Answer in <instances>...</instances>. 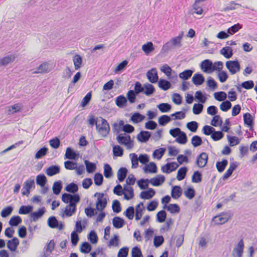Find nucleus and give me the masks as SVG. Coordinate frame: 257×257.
Listing matches in <instances>:
<instances>
[{
    "instance_id": "f257e3e1",
    "label": "nucleus",
    "mask_w": 257,
    "mask_h": 257,
    "mask_svg": "<svg viewBox=\"0 0 257 257\" xmlns=\"http://www.w3.org/2000/svg\"><path fill=\"white\" fill-rule=\"evenodd\" d=\"M80 196L78 194H70L68 193H64L62 195V200L67 205L65 208L63 217L66 215L67 217L71 216L76 211V204L80 201Z\"/></svg>"
},
{
    "instance_id": "f03ea898",
    "label": "nucleus",
    "mask_w": 257,
    "mask_h": 257,
    "mask_svg": "<svg viewBox=\"0 0 257 257\" xmlns=\"http://www.w3.org/2000/svg\"><path fill=\"white\" fill-rule=\"evenodd\" d=\"M184 33L181 32L177 37L172 38L169 41L165 43L162 47L161 51L165 53L175 48H180L182 46V39Z\"/></svg>"
},
{
    "instance_id": "7ed1b4c3",
    "label": "nucleus",
    "mask_w": 257,
    "mask_h": 257,
    "mask_svg": "<svg viewBox=\"0 0 257 257\" xmlns=\"http://www.w3.org/2000/svg\"><path fill=\"white\" fill-rule=\"evenodd\" d=\"M98 134L102 137H106L109 133L110 127L106 120L101 117H98V121L96 126Z\"/></svg>"
},
{
    "instance_id": "20e7f679",
    "label": "nucleus",
    "mask_w": 257,
    "mask_h": 257,
    "mask_svg": "<svg viewBox=\"0 0 257 257\" xmlns=\"http://www.w3.org/2000/svg\"><path fill=\"white\" fill-rule=\"evenodd\" d=\"M117 134L116 140L119 144L125 146L127 149H131L134 147V141L129 135L125 133Z\"/></svg>"
},
{
    "instance_id": "39448f33",
    "label": "nucleus",
    "mask_w": 257,
    "mask_h": 257,
    "mask_svg": "<svg viewBox=\"0 0 257 257\" xmlns=\"http://www.w3.org/2000/svg\"><path fill=\"white\" fill-rule=\"evenodd\" d=\"M54 68L53 63L50 61H45L42 63L34 70H32L33 74H44L50 72Z\"/></svg>"
},
{
    "instance_id": "423d86ee",
    "label": "nucleus",
    "mask_w": 257,
    "mask_h": 257,
    "mask_svg": "<svg viewBox=\"0 0 257 257\" xmlns=\"http://www.w3.org/2000/svg\"><path fill=\"white\" fill-rule=\"evenodd\" d=\"M113 130L116 134H119L121 130L123 131L125 134H130L134 131L135 128L133 126L129 124L124 125V121L121 120L118 121V123H114L113 124Z\"/></svg>"
},
{
    "instance_id": "0eeeda50",
    "label": "nucleus",
    "mask_w": 257,
    "mask_h": 257,
    "mask_svg": "<svg viewBox=\"0 0 257 257\" xmlns=\"http://www.w3.org/2000/svg\"><path fill=\"white\" fill-rule=\"evenodd\" d=\"M225 66L231 74L234 75L239 72L240 69V65L239 62L236 61H227Z\"/></svg>"
},
{
    "instance_id": "6e6552de",
    "label": "nucleus",
    "mask_w": 257,
    "mask_h": 257,
    "mask_svg": "<svg viewBox=\"0 0 257 257\" xmlns=\"http://www.w3.org/2000/svg\"><path fill=\"white\" fill-rule=\"evenodd\" d=\"M94 196H97V200L96 202L97 209L99 211L103 210L107 204V200L104 197V194L97 192L94 194Z\"/></svg>"
},
{
    "instance_id": "1a4fd4ad",
    "label": "nucleus",
    "mask_w": 257,
    "mask_h": 257,
    "mask_svg": "<svg viewBox=\"0 0 257 257\" xmlns=\"http://www.w3.org/2000/svg\"><path fill=\"white\" fill-rule=\"evenodd\" d=\"M230 218V215L227 212H223L220 215H216L212 218V221L216 224L221 225L226 222Z\"/></svg>"
},
{
    "instance_id": "9d476101",
    "label": "nucleus",
    "mask_w": 257,
    "mask_h": 257,
    "mask_svg": "<svg viewBox=\"0 0 257 257\" xmlns=\"http://www.w3.org/2000/svg\"><path fill=\"white\" fill-rule=\"evenodd\" d=\"M34 187L35 181L33 178H31L26 180L23 184V191L22 192V195L28 196L30 192V189Z\"/></svg>"
},
{
    "instance_id": "9b49d317",
    "label": "nucleus",
    "mask_w": 257,
    "mask_h": 257,
    "mask_svg": "<svg viewBox=\"0 0 257 257\" xmlns=\"http://www.w3.org/2000/svg\"><path fill=\"white\" fill-rule=\"evenodd\" d=\"M48 224L52 228H58L62 230L64 227V224L62 222H59L55 216H51L48 219Z\"/></svg>"
},
{
    "instance_id": "f8f14e48",
    "label": "nucleus",
    "mask_w": 257,
    "mask_h": 257,
    "mask_svg": "<svg viewBox=\"0 0 257 257\" xmlns=\"http://www.w3.org/2000/svg\"><path fill=\"white\" fill-rule=\"evenodd\" d=\"M243 247V241L241 239L232 250V255L233 257H242Z\"/></svg>"
},
{
    "instance_id": "ddd939ff",
    "label": "nucleus",
    "mask_w": 257,
    "mask_h": 257,
    "mask_svg": "<svg viewBox=\"0 0 257 257\" xmlns=\"http://www.w3.org/2000/svg\"><path fill=\"white\" fill-rule=\"evenodd\" d=\"M23 107V105L21 103H18L9 106L7 108V113L8 115H12L15 113L21 112Z\"/></svg>"
},
{
    "instance_id": "4468645a",
    "label": "nucleus",
    "mask_w": 257,
    "mask_h": 257,
    "mask_svg": "<svg viewBox=\"0 0 257 257\" xmlns=\"http://www.w3.org/2000/svg\"><path fill=\"white\" fill-rule=\"evenodd\" d=\"M212 62L209 59H205L200 64V68L204 72L211 73L212 72Z\"/></svg>"
},
{
    "instance_id": "2eb2a0df",
    "label": "nucleus",
    "mask_w": 257,
    "mask_h": 257,
    "mask_svg": "<svg viewBox=\"0 0 257 257\" xmlns=\"http://www.w3.org/2000/svg\"><path fill=\"white\" fill-rule=\"evenodd\" d=\"M208 160V155L206 153H201L197 157L196 164L200 168L204 167Z\"/></svg>"
},
{
    "instance_id": "dca6fc26",
    "label": "nucleus",
    "mask_w": 257,
    "mask_h": 257,
    "mask_svg": "<svg viewBox=\"0 0 257 257\" xmlns=\"http://www.w3.org/2000/svg\"><path fill=\"white\" fill-rule=\"evenodd\" d=\"M151 133L147 131H141L137 136L138 141L142 143L147 142L151 137Z\"/></svg>"
},
{
    "instance_id": "f3484780",
    "label": "nucleus",
    "mask_w": 257,
    "mask_h": 257,
    "mask_svg": "<svg viewBox=\"0 0 257 257\" xmlns=\"http://www.w3.org/2000/svg\"><path fill=\"white\" fill-rule=\"evenodd\" d=\"M19 244V240L18 238L14 237L11 240H9L7 243V247L12 251H15Z\"/></svg>"
},
{
    "instance_id": "a211bd4d",
    "label": "nucleus",
    "mask_w": 257,
    "mask_h": 257,
    "mask_svg": "<svg viewBox=\"0 0 257 257\" xmlns=\"http://www.w3.org/2000/svg\"><path fill=\"white\" fill-rule=\"evenodd\" d=\"M148 80L152 83H156L158 80V76L156 69L153 68L149 71L147 73Z\"/></svg>"
},
{
    "instance_id": "6ab92c4d",
    "label": "nucleus",
    "mask_w": 257,
    "mask_h": 257,
    "mask_svg": "<svg viewBox=\"0 0 257 257\" xmlns=\"http://www.w3.org/2000/svg\"><path fill=\"white\" fill-rule=\"evenodd\" d=\"M123 190L125 192L122 193L124 195V198L127 200L132 199L134 196V190L132 187L124 185Z\"/></svg>"
},
{
    "instance_id": "aec40b11",
    "label": "nucleus",
    "mask_w": 257,
    "mask_h": 257,
    "mask_svg": "<svg viewBox=\"0 0 257 257\" xmlns=\"http://www.w3.org/2000/svg\"><path fill=\"white\" fill-rule=\"evenodd\" d=\"M165 178L163 175H158L150 180L149 183L154 186H159L165 181Z\"/></svg>"
},
{
    "instance_id": "412c9836",
    "label": "nucleus",
    "mask_w": 257,
    "mask_h": 257,
    "mask_svg": "<svg viewBox=\"0 0 257 257\" xmlns=\"http://www.w3.org/2000/svg\"><path fill=\"white\" fill-rule=\"evenodd\" d=\"M15 58L14 55H10L0 58V67L6 66L9 64L12 63L14 61Z\"/></svg>"
},
{
    "instance_id": "4be33fe9",
    "label": "nucleus",
    "mask_w": 257,
    "mask_h": 257,
    "mask_svg": "<svg viewBox=\"0 0 257 257\" xmlns=\"http://www.w3.org/2000/svg\"><path fill=\"white\" fill-rule=\"evenodd\" d=\"M155 194V190L152 188H149L147 191H142L140 194V198L143 199H150Z\"/></svg>"
},
{
    "instance_id": "5701e85b",
    "label": "nucleus",
    "mask_w": 257,
    "mask_h": 257,
    "mask_svg": "<svg viewBox=\"0 0 257 257\" xmlns=\"http://www.w3.org/2000/svg\"><path fill=\"white\" fill-rule=\"evenodd\" d=\"M192 81L195 85H200L204 82L205 78L201 74L196 73L192 78Z\"/></svg>"
},
{
    "instance_id": "b1692460",
    "label": "nucleus",
    "mask_w": 257,
    "mask_h": 257,
    "mask_svg": "<svg viewBox=\"0 0 257 257\" xmlns=\"http://www.w3.org/2000/svg\"><path fill=\"white\" fill-rule=\"evenodd\" d=\"M145 207L143 202H140L136 206L135 218L137 220H140L143 215V211Z\"/></svg>"
},
{
    "instance_id": "393cba45",
    "label": "nucleus",
    "mask_w": 257,
    "mask_h": 257,
    "mask_svg": "<svg viewBox=\"0 0 257 257\" xmlns=\"http://www.w3.org/2000/svg\"><path fill=\"white\" fill-rule=\"evenodd\" d=\"M142 49L148 55L154 51L155 47L152 42H148L142 46Z\"/></svg>"
},
{
    "instance_id": "a878e982",
    "label": "nucleus",
    "mask_w": 257,
    "mask_h": 257,
    "mask_svg": "<svg viewBox=\"0 0 257 257\" xmlns=\"http://www.w3.org/2000/svg\"><path fill=\"white\" fill-rule=\"evenodd\" d=\"M154 86L150 83H146L143 85V92L147 96H150L155 92Z\"/></svg>"
},
{
    "instance_id": "bb28decb",
    "label": "nucleus",
    "mask_w": 257,
    "mask_h": 257,
    "mask_svg": "<svg viewBox=\"0 0 257 257\" xmlns=\"http://www.w3.org/2000/svg\"><path fill=\"white\" fill-rule=\"evenodd\" d=\"M182 194V190L179 186H175L172 187L171 196L174 199H178Z\"/></svg>"
},
{
    "instance_id": "cd10ccee",
    "label": "nucleus",
    "mask_w": 257,
    "mask_h": 257,
    "mask_svg": "<svg viewBox=\"0 0 257 257\" xmlns=\"http://www.w3.org/2000/svg\"><path fill=\"white\" fill-rule=\"evenodd\" d=\"M112 224L116 228H120L124 225V220L118 216H115L112 219Z\"/></svg>"
},
{
    "instance_id": "c85d7f7f",
    "label": "nucleus",
    "mask_w": 257,
    "mask_h": 257,
    "mask_svg": "<svg viewBox=\"0 0 257 257\" xmlns=\"http://www.w3.org/2000/svg\"><path fill=\"white\" fill-rule=\"evenodd\" d=\"M60 167L58 166H51L46 170V173L49 176H52L60 172Z\"/></svg>"
},
{
    "instance_id": "c756f323",
    "label": "nucleus",
    "mask_w": 257,
    "mask_h": 257,
    "mask_svg": "<svg viewBox=\"0 0 257 257\" xmlns=\"http://www.w3.org/2000/svg\"><path fill=\"white\" fill-rule=\"evenodd\" d=\"M115 104L119 108H122L126 106L127 99L123 95H119L115 98Z\"/></svg>"
},
{
    "instance_id": "7c9ffc66",
    "label": "nucleus",
    "mask_w": 257,
    "mask_h": 257,
    "mask_svg": "<svg viewBox=\"0 0 257 257\" xmlns=\"http://www.w3.org/2000/svg\"><path fill=\"white\" fill-rule=\"evenodd\" d=\"M73 62L74 63L75 69L77 70L79 69L82 64V58L78 54H76L73 57Z\"/></svg>"
},
{
    "instance_id": "2f4dec72",
    "label": "nucleus",
    "mask_w": 257,
    "mask_h": 257,
    "mask_svg": "<svg viewBox=\"0 0 257 257\" xmlns=\"http://www.w3.org/2000/svg\"><path fill=\"white\" fill-rule=\"evenodd\" d=\"M45 212V210L44 207L39 209L38 211L32 212L30 214V217L32 219L33 221H36L38 218L43 216Z\"/></svg>"
},
{
    "instance_id": "473e14b6",
    "label": "nucleus",
    "mask_w": 257,
    "mask_h": 257,
    "mask_svg": "<svg viewBox=\"0 0 257 257\" xmlns=\"http://www.w3.org/2000/svg\"><path fill=\"white\" fill-rule=\"evenodd\" d=\"M244 123L251 130L253 126V119L250 113H246L243 115Z\"/></svg>"
},
{
    "instance_id": "72a5a7b5",
    "label": "nucleus",
    "mask_w": 257,
    "mask_h": 257,
    "mask_svg": "<svg viewBox=\"0 0 257 257\" xmlns=\"http://www.w3.org/2000/svg\"><path fill=\"white\" fill-rule=\"evenodd\" d=\"M220 53L227 59L230 58L233 55L232 50L230 47H223L220 50Z\"/></svg>"
},
{
    "instance_id": "f704fd0d",
    "label": "nucleus",
    "mask_w": 257,
    "mask_h": 257,
    "mask_svg": "<svg viewBox=\"0 0 257 257\" xmlns=\"http://www.w3.org/2000/svg\"><path fill=\"white\" fill-rule=\"evenodd\" d=\"M127 170L125 168H120L117 172V176L119 182H122L125 178Z\"/></svg>"
},
{
    "instance_id": "c9c22d12",
    "label": "nucleus",
    "mask_w": 257,
    "mask_h": 257,
    "mask_svg": "<svg viewBox=\"0 0 257 257\" xmlns=\"http://www.w3.org/2000/svg\"><path fill=\"white\" fill-rule=\"evenodd\" d=\"M78 155V154H77L75 152H74L71 148L68 147L66 150L65 158L70 160H75Z\"/></svg>"
},
{
    "instance_id": "e433bc0d",
    "label": "nucleus",
    "mask_w": 257,
    "mask_h": 257,
    "mask_svg": "<svg viewBox=\"0 0 257 257\" xmlns=\"http://www.w3.org/2000/svg\"><path fill=\"white\" fill-rule=\"evenodd\" d=\"M163 208H166L171 213H178L180 211V207L177 204H170L168 206L165 205Z\"/></svg>"
},
{
    "instance_id": "4c0bfd02",
    "label": "nucleus",
    "mask_w": 257,
    "mask_h": 257,
    "mask_svg": "<svg viewBox=\"0 0 257 257\" xmlns=\"http://www.w3.org/2000/svg\"><path fill=\"white\" fill-rule=\"evenodd\" d=\"M171 83L169 81L165 79H160L158 82V86L163 90H167L171 87Z\"/></svg>"
},
{
    "instance_id": "58836bf2",
    "label": "nucleus",
    "mask_w": 257,
    "mask_h": 257,
    "mask_svg": "<svg viewBox=\"0 0 257 257\" xmlns=\"http://www.w3.org/2000/svg\"><path fill=\"white\" fill-rule=\"evenodd\" d=\"M145 172L149 171L150 173H156L157 172V168L156 165L154 162H151L150 164L146 165L144 167Z\"/></svg>"
},
{
    "instance_id": "ea45409f",
    "label": "nucleus",
    "mask_w": 257,
    "mask_h": 257,
    "mask_svg": "<svg viewBox=\"0 0 257 257\" xmlns=\"http://www.w3.org/2000/svg\"><path fill=\"white\" fill-rule=\"evenodd\" d=\"M62 188V182L61 181H56L54 183L52 189L54 194L58 195L60 193Z\"/></svg>"
},
{
    "instance_id": "a19ab883",
    "label": "nucleus",
    "mask_w": 257,
    "mask_h": 257,
    "mask_svg": "<svg viewBox=\"0 0 257 257\" xmlns=\"http://www.w3.org/2000/svg\"><path fill=\"white\" fill-rule=\"evenodd\" d=\"M203 0H196L193 6L192 13L198 15H201L203 12L201 7L198 4L200 2Z\"/></svg>"
},
{
    "instance_id": "79ce46f5",
    "label": "nucleus",
    "mask_w": 257,
    "mask_h": 257,
    "mask_svg": "<svg viewBox=\"0 0 257 257\" xmlns=\"http://www.w3.org/2000/svg\"><path fill=\"white\" fill-rule=\"evenodd\" d=\"M187 171V168L186 167L180 168L177 172V179L179 181L184 179Z\"/></svg>"
},
{
    "instance_id": "37998d69",
    "label": "nucleus",
    "mask_w": 257,
    "mask_h": 257,
    "mask_svg": "<svg viewBox=\"0 0 257 257\" xmlns=\"http://www.w3.org/2000/svg\"><path fill=\"white\" fill-rule=\"evenodd\" d=\"M47 182V178L44 174H40L36 177V183L43 187Z\"/></svg>"
},
{
    "instance_id": "c03bdc74",
    "label": "nucleus",
    "mask_w": 257,
    "mask_h": 257,
    "mask_svg": "<svg viewBox=\"0 0 257 257\" xmlns=\"http://www.w3.org/2000/svg\"><path fill=\"white\" fill-rule=\"evenodd\" d=\"M145 118V116L139 113H135L131 118V120L134 123H139L142 121Z\"/></svg>"
},
{
    "instance_id": "a18cd8bd",
    "label": "nucleus",
    "mask_w": 257,
    "mask_h": 257,
    "mask_svg": "<svg viewBox=\"0 0 257 257\" xmlns=\"http://www.w3.org/2000/svg\"><path fill=\"white\" fill-rule=\"evenodd\" d=\"M227 164L228 161L226 159H223L221 162H217L216 163V168L217 171L220 173L222 172L224 170Z\"/></svg>"
},
{
    "instance_id": "49530a36",
    "label": "nucleus",
    "mask_w": 257,
    "mask_h": 257,
    "mask_svg": "<svg viewBox=\"0 0 257 257\" xmlns=\"http://www.w3.org/2000/svg\"><path fill=\"white\" fill-rule=\"evenodd\" d=\"M33 207L32 206L28 205L25 206L23 205L20 207L19 213L20 214H27L32 212Z\"/></svg>"
},
{
    "instance_id": "de8ad7c7",
    "label": "nucleus",
    "mask_w": 257,
    "mask_h": 257,
    "mask_svg": "<svg viewBox=\"0 0 257 257\" xmlns=\"http://www.w3.org/2000/svg\"><path fill=\"white\" fill-rule=\"evenodd\" d=\"M240 7L241 6L239 4L235 3L234 2H231L228 5V6L223 8L222 11L227 12L229 11H232L236 10Z\"/></svg>"
},
{
    "instance_id": "09e8293b",
    "label": "nucleus",
    "mask_w": 257,
    "mask_h": 257,
    "mask_svg": "<svg viewBox=\"0 0 257 257\" xmlns=\"http://www.w3.org/2000/svg\"><path fill=\"white\" fill-rule=\"evenodd\" d=\"M137 94L134 90H130L126 93V99L130 103H133L136 101Z\"/></svg>"
},
{
    "instance_id": "8fccbe9b",
    "label": "nucleus",
    "mask_w": 257,
    "mask_h": 257,
    "mask_svg": "<svg viewBox=\"0 0 257 257\" xmlns=\"http://www.w3.org/2000/svg\"><path fill=\"white\" fill-rule=\"evenodd\" d=\"M22 219L19 216H14L9 220V224L12 226L18 225L22 222Z\"/></svg>"
},
{
    "instance_id": "3c124183",
    "label": "nucleus",
    "mask_w": 257,
    "mask_h": 257,
    "mask_svg": "<svg viewBox=\"0 0 257 257\" xmlns=\"http://www.w3.org/2000/svg\"><path fill=\"white\" fill-rule=\"evenodd\" d=\"M80 251L84 253H88L91 250L90 244L87 242H84L80 247Z\"/></svg>"
},
{
    "instance_id": "603ef678",
    "label": "nucleus",
    "mask_w": 257,
    "mask_h": 257,
    "mask_svg": "<svg viewBox=\"0 0 257 257\" xmlns=\"http://www.w3.org/2000/svg\"><path fill=\"white\" fill-rule=\"evenodd\" d=\"M104 175L105 178H109L112 176V172L111 167L108 164H105L104 165Z\"/></svg>"
},
{
    "instance_id": "864d4df0",
    "label": "nucleus",
    "mask_w": 257,
    "mask_h": 257,
    "mask_svg": "<svg viewBox=\"0 0 257 257\" xmlns=\"http://www.w3.org/2000/svg\"><path fill=\"white\" fill-rule=\"evenodd\" d=\"M171 120V117L167 115L161 116L158 118V122L160 125L164 126L169 122Z\"/></svg>"
},
{
    "instance_id": "5fc2aeb1",
    "label": "nucleus",
    "mask_w": 257,
    "mask_h": 257,
    "mask_svg": "<svg viewBox=\"0 0 257 257\" xmlns=\"http://www.w3.org/2000/svg\"><path fill=\"white\" fill-rule=\"evenodd\" d=\"M157 107L162 112H168L171 109V105L167 103H160Z\"/></svg>"
},
{
    "instance_id": "6e6d98bb",
    "label": "nucleus",
    "mask_w": 257,
    "mask_h": 257,
    "mask_svg": "<svg viewBox=\"0 0 257 257\" xmlns=\"http://www.w3.org/2000/svg\"><path fill=\"white\" fill-rule=\"evenodd\" d=\"M84 163L86 165V171L88 173H91L95 170L96 167L94 163L90 162L87 160H85Z\"/></svg>"
},
{
    "instance_id": "4d7b16f0",
    "label": "nucleus",
    "mask_w": 257,
    "mask_h": 257,
    "mask_svg": "<svg viewBox=\"0 0 257 257\" xmlns=\"http://www.w3.org/2000/svg\"><path fill=\"white\" fill-rule=\"evenodd\" d=\"M176 141L180 144H185L187 143V137L186 134L184 132H181L180 135L178 136Z\"/></svg>"
},
{
    "instance_id": "13d9d810",
    "label": "nucleus",
    "mask_w": 257,
    "mask_h": 257,
    "mask_svg": "<svg viewBox=\"0 0 257 257\" xmlns=\"http://www.w3.org/2000/svg\"><path fill=\"white\" fill-rule=\"evenodd\" d=\"M214 97L216 100L221 101L226 99L227 95L226 93L223 91H219L215 92L214 93Z\"/></svg>"
},
{
    "instance_id": "bf43d9fd",
    "label": "nucleus",
    "mask_w": 257,
    "mask_h": 257,
    "mask_svg": "<svg viewBox=\"0 0 257 257\" xmlns=\"http://www.w3.org/2000/svg\"><path fill=\"white\" fill-rule=\"evenodd\" d=\"M78 187L76 184L74 183H71L68 185L66 188L65 190L71 193H75L78 191Z\"/></svg>"
},
{
    "instance_id": "052dcab7",
    "label": "nucleus",
    "mask_w": 257,
    "mask_h": 257,
    "mask_svg": "<svg viewBox=\"0 0 257 257\" xmlns=\"http://www.w3.org/2000/svg\"><path fill=\"white\" fill-rule=\"evenodd\" d=\"M193 71L191 70H186L179 74L180 78L184 80L188 79L192 75Z\"/></svg>"
},
{
    "instance_id": "680f3d73",
    "label": "nucleus",
    "mask_w": 257,
    "mask_h": 257,
    "mask_svg": "<svg viewBox=\"0 0 257 257\" xmlns=\"http://www.w3.org/2000/svg\"><path fill=\"white\" fill-rule=\"evenodd\" d=\"M135 210L133 206L128 207L126 211L124 212L123 214L127 217L128 219L132 220L134 216Z\"/></svg>"
},
{
    "instance_id": "e2e57ef3",
    "label": "nucleus",
    "mask_w": 257,
    "mask_h": 257,
    "mask_svg": "<svg viewBox=\"0 0 257 257\" xmlns=\"http://www.w3.org/2000/svg\"><path fill=\"white\" fill-rule=\"evenodd\" d=\"M191 143L194 147H197L202 145V140L199 136H194L191 139Z\"/></svg>"
},
{
    "instance_id": "0e129e2a",
    "label": "nucleus",
    "mask_w": 257,
    "mask_h": 257,
    "mask_svg": "<svg viewBox=\"0 0 257 257\" xmlns=\"http://www.w3.org/2000/svg\"><path fill=\"white\" fill-rule=\"evenodd\" d=\"M187 127L192 132H196L198 127V124L196 121H192L188 122L186 125Z\"/></svg>"
},
{
    "instance_id": "69168bd1",
    "label": "nucleus",
    "mask_w": 257,
    "mask_h": 257,
    "mask_svg": "<svg viewBox=\"0 0 257 257\" xmlns=\"http://www.w3.org/2000/svg\"><path fill=\"white\" fill-rule=\"evenodd\" d=\"M165 151V149L163 148H160L159 149H157L153 152V156L154 158H156L157 159L160 160L164 155Z\"/></svg>"
},
{
    "instance_id": "338daca9",
    "label": "nucleus",
    "mask_w": 257,
    "mask_h": 257,
    "mask_svg": "<svg viewBox=\"0 0 257 257\" xmlns=\"http://www.w3.org/2000/svg\"><path fill=\"white\" fill-rule=\"evenodd\" d=\"M222 124V120L219 115H215L211 120V124L214 126L218 125H221Z\"/></svg>"
},
{
    "instance_id": "774afa93",
    "label": "nucleus",
    "mask_w": 257,
    "mask_h": 257,
    "mask_svg": "<svg viewBox=\"0 0 257 257\" xmlns=\"http://www.w3.org/2000/svg\"><path fill=\"white\" fill-rule=\"evenodd\" d=\"M203 105L201 103H195L193 107V112L194 114H199L203 110Z\"/></svg>"
}]
</instances>
